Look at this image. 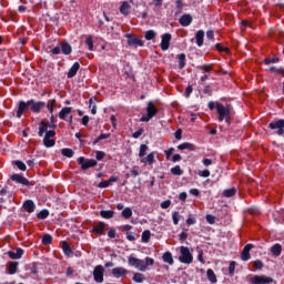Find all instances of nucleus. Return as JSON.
I'll use <instances>...</instances> for the list:
<instances>
[{
  "label": "nucleus",
  "mask_w": 284,
  "mask_h": 284,
  "mask_svg": "<svg viewBox=\"0 0 284 284\" xmlns=\"http://www.w3.org/2000/svg\"><path fill=\"white\" fill-rule=\"evenodd\" d=\"M16 165H17L18 170H21V172H26V170H27L26 163H23L22 161L17 160Z\"/></svg>",
  "instance_id": "obj_50"
},
{
  "label": "nucleus",
  "mask_w": 284,
  "mask_h": 284,
  "mask_svg": "<svg viewBox=\"0 0 284 284\" xmlns=\"http://www.w3.org/2000/svg\"><path fill=\"white\" fill-rule=\"evenodd\" d=\"M180 24L183 26V28H187V26H190L192 23V16L190 14H183L181 18H180Z\"/></svg>",
  "instance_id": "obj_21"
},
{
  "label": "nucleus",
  "mask_w": 284,
  "mask_h": 284,
  "mask_svg": "<svg viewBox=\"0 0 284 284\" xmlns=\"http://www.w3.org/2000/svg\"><path fill=\"white\" fill-rule=\"evenodd\" d=\"M236 270V262H231L229 265V275L234 276V271Z\"/></svg>",
  "instance_id": "obj_49"
},
{
  "label": "nucleus",
  "mask_w": 284,
  "mask_h": 284,
  "mask_svg": "<svg viewBox=\"0 0 284 284\" xmlns=\"http://www.w3.org/2000/svg\"><path fill=\"white\" fill-rule=\"evenodd\" d=\"M180 150H189L190 152H194L196 150V146L190 142H184L178 146Z\"/></svg>",
  "instance_id": "obj_27"
},
{
  "label": "nucleus",
  "mask_w": 284,
  "mask_h": 284,
  "mask_svg": "<svg viewBox=\"0 0 284 284\" xmlns=\"http://www.w3.org/2000/svg\"><path fill=\"white\" fill-rule=\"evenodd\" d=\"M234 194H236V189H226L223 191V196H225V199H232Z\"/></svg>",
  "instance_id": "obj_35"
},
{
  "label": "nucleus",
  "mask_w": 284,
  "mask_h": 284,
  "mask_svg": "<svg viewBox=\"0 0 284 284\" xmlns=\"http://www.w3.org/2000/svg\"><path fill=\"white\" fill-rule=\"evenodd\" d=\"M264 63H265L266 65H270V63H278V58H272V59L266 58V59L264 60Z\"/></svg>",
  "instance_id": "obj_56"
},
{
  "label": "nucleus",
  "mask_w": 284,
  "mask_h": 284,
  "mask_svg": "<svg viewBox=\"0 0 284 284\" xmlns=\"http://www.w3.org/2000/svg\"><path fill=\"white\" fill-rule=\"evenodd\" d=\"M100 216H102V219H113L114 216V211L109 210V211H100Z\"/></svg>",
  "instance_id": "obj_32"
},
{
  "label": "nucleus",
  "mask_w": 284,
  "mask_h": 284,
  "mask_svg": "<svg viewBox=\"0 0 284 284\" xmlns=\"http://www.w3.org/2000/svg\"><path fill=\"white\" fill-rule=\"evenodd\" d=\"M104 158H105V152H103V151H97L95 152L97 161H103Z\"/></svg>",
  "instance_id": "obj_51"
},
{
  "label": "nucleus",
  "mask_w": 284,
  "mask_h": 284,
  "mask_svg": "<svg viewBox=\"0 0 284 284\" xmlns=\"http://www.w3.org/2000/svg\"><path fill=\"white\" fill-rule=\"evenodd\" d=\"M170 205H172V201L170 200H165L160 204V207H162V210H168V207H170Z\"/></svg>",
  "instance_id": "obj_52"
},
{
  "label": "nucleus",
  "mask_w": 284,
  "mask_h": 284,
  "mask_svg": "<svg viewBox=\"0 0 284 284\" xmlns=\"http://www.w3.org/2000/svg\"><path fill=\"white\" fill-rule=\"evenodd\" d=\"M281 252H283V246H281V244H275L271 247L273 256H281Z\"/></svg>",
  "instance_id": "obj_28"
},
{
  "label": "nucleus",
  "mask_w": 284,
  "mask_h": 284,
  "mask_svg": "<svg viewBox=\"0 0 284 284\" xmlns=\"http://www.w3.org/2000/svg\"><path fill=\"white\" fill-rule=\"evenodd\" d=\"M206 277L212 284H216L219 282V280L216 278V273H214L212 268H209L206 271Z\"/></svg>",
  "instance_id": "obj_26"
},
{
  "label": "nucleus",
  "mask_w": 284,
  "mask_h": 284,
  "mask_svg": "<svg viewBox=\"0 0 284 284\" xmlns=\"http://www.w3.org/2000/svg\"><path fill=\"white\" fill-rule=\"evenodd\" d=\"M144 261H145L144 265H146V267H152V265H154V258L152 257H145Z\"/></svg>",
  "instance_id": "obj_55"
},
{
  "label": "nucleus",
  "mask_w": 284,
  "mask_h": 284,
  "mask_svg": "<svg viewBox=\"0 0 284 284\" xmlns=\"http://www.w3.org/2000/svg\"><path fill=\"white\" fill-rule=\"evenodd\" d=\"M132 9V7L130 6V2L124 1L121 7H120V12L121 14H123L124 17H128V14H130V10Z\"/></svg>",
  "instance_id": "obj_22"
},
{
  "label": "nucleus",
  "mask_w": 284,
  "mask_h": 284,
  "mask_svg": "<svg viewBox=\"0 0 284 284\" xmlns=\"http://www.w3.org/2000/svg\"><path fill=\"white\" fill-rule=\"evenodd\" d=\"M139 174H141V172L139 171V166H133L131 169V175L132 176H139Z\"/></svg>",
  "instance_id": "obj_60"
},
{
  "label": "nucleus",
  "mask_w": 284,
  "mask_h": 284,
  "mask_svg": "<svg viewBox=\"0 0 284 284\" xmlns=\"http://www.w3.org/2000/svg\"><path fill=\"white\" fill-rule=\"evenodd\" d=\"M206 222L210 224V225H214V223H216V217L214 215H206Z\"/></svg>",
  "instance_id": "obj_53"
},
{
  "label": "nucleus",
  "mask_w": 284,
  "mask_h": 284,
  "mask_svg": "<svg viewBox=\"0 0 284 284\" xmlns=\"http://www.w3.org/2000/svg\"><path fill=\"white\" fill-rule=\"evenodd\" d=\"M39 136H43V145L45 148H54V136H57V132L54 130H49L48 131V122L45 121H41L39 124V132H38Z\"/></svg>",
  "instance_id": "obj_1"
},
{
  "label": "nucleus",
  "mask_w": 284,
  "mask_h": 284,
  "mask_svg": "<svg viewBox=\"0 0 284 284\" xmlns=\"http://www.w3.org/2000/svg\"><path fill=\"white\" fill-rule=\"evenodd\" d=\"M150 236H151V233L149 230L142 232V236H141L142 243H150Z\"/></svg>",
  "instance_id": "obj_42"
},
{
  "label": "nucleus",
  "mask_w": 284,
  "mask_h": 284,
  "mask_svg": "<svg viewBox=\"0 0 284 284\" xmlns=\"http://www.w3.org/2000/svg\"><path fill=\"white\" fill-rule=\"evenodd\" d=\"M179 240L181 241V243L187 241V233L185 231H183L180 235H179Z\"/></svg>",
  "instance_id": "obj_59"
},
{
  "label": "nucleus",
  "mask_w": 284,
  "mask_h": 284,
  "mask_svg": "<svg viewBox=\"0 0 284 284\" xmlns=\"http://www.w3.org/2000/svg\"><path fill=\"white\" fill-rule=\"evenodd\" d=\"M71 112H72V106L62 108L61 111L59 112V119H61V121H65V119Z\"/></svg>",
  "instance_id": "obj_19"
},
{
  "label": "nucleus",
  "mask_w": 284,
  "mask_h": 284,
  "mask_svg": "<svg viewBox=\"0 0 284 284\" xmlns=\"http://www.w3.org/2000/svg\"><path fill=\"white\" fill-rule=\"evenodd\" d=\"M203 39H205V32L203 30H199L195 34L196 45L199 48L203 45Z\"/></svg>",
  "instance_id": "obj_23"
},
{
  "label": "nucleus",
  "mask_w": 284,
  "mask_h": 284,
  "mask_svg": "<svg viewBox=\"0 0 284 284\" xmlns=\"http://www.w3.org/2000/svg\"><path fill=\"white\" fill-rule=\"evenodd\" d=\"M103 230H105V224L103 222H100L93 227V232L99 235L103 234Z\"/></svg>",
  "instance_id": "obj_29"
},
{
  "label": "nucleus",
  "mask_w": 284,
  "mask_h": 284,
  "mask_svg": "<svg viewBox=\"0 0 284 284\" xmlns=\"http://www.w3.org/2000/svg\"><path fill=\"white\" fill-rule=\"evenodd\" d=\"M132 281H134V283H143V281H145V275L142 273H134Z\"/></svg>",
  "instance_id": "obj_31"
},
{
  "label": "nucleus",
  "mask_w": 284,
  "mask_h": 284,
  "mask_svg": "<svg viewBox=\"0 0 284 284\" xmlns=\"http://www.w3.org/2000/svg\"><path fill=\"white\" fill-rule=\"evenodd\" d=\"M150 148L146 144H141L140 145V151H139V158L143 159L145 156V154H148V150Z\"/></svg>",
  "instance_id": "obj_34"
},
{
  "label": "nucleus",
  "mask_w": 284,
  "mask_h": 284,
  "mask_svg": "<svg viewBox=\"0 0 284 284\" xmlns=\"http://www.w3.org/2000/svg\"><path fill=\"white\" fill-rule=\"evenodd\" d=\"M199 175L203 179H207V176H210V170L200 171Z\"/></svg>",
  "instance_id": "obj_63"
},
{
  "label": "nucleus",
  "mask_w": 284,
  "mask_h": 284,
  "mask_svg": "<svg viewBox=\"0 0 284 284\" xmlns=\"http://www.w3.org/2000/svg\"><path fill=\"white\" fill-rule=\"evenodd\" d=\"M200 69L203 70L204 72H210L212 70V65L203 64L202 67H200Z\"/></svg>",
  "instance_id": "obj_64"
},
{
  "label": "nucleus",
  "mask_w": 284,
  "mask_h": 284,
  "mask_svg": "<svg viewBox=\"0 0 284 284\" xmlns=\"http://www.w3.org/2000/svg\"><path fill=\"white\" fill-rule=\"evenodd\" d=\"M123 219H131L132 217V209L125 207L122 211Z\"/></svg>",
  "instance_id": "obj_46"
},
{
  "label": "nucleus",
  "mask_w": 284,
  "mask_h": 284,
  "mask_svg": "<svg viewBox=\"0 0 284 284\" xmlns=\"http://www.w3.org/2000/svg\"><path fill=\"white\" fill-rule=\"evenodd\" d=\"M11 181H14L16 183H20L21 185H28V179L21 176L20 174H13L11 176Z\"/></svg>",
  "instance_id": "obj_25"
},
{
  "label": "nucleus",
  "mask_w": 284,
  "mask_h": 284,
  "mask_svg": "<svg viewBox=\"0 0 284 284\" xmlns=\"http://www.w3.org/2000/svg\"><path fill=\"white\" fill-rule=\"evenodd\" d=\"M159 113V110L154 105L153 102H149L146 106V114H143L140 119L142 123H148L151 121V119H154L156 114Z\"/></svg>",
  "instance_id": "obj_4"
},
{
  "label": "nucleus",
  "mask_w": 284,
  "mask_h": 284,
  "mask_svg": "<svg viewBox=\"0 0 284 284\" xmlns=\"http://www.w3.org/2000/svg\"><path fill=\"white\" fill-rule=\"evenodd\" d=\"M172 41V34L164 33L161 37L160 48L163 52L170 50V42Z\"/></svg>",
  "instance_id": "obj_11"
},
{
  "label": "nucleus",
  "mask_w": 284,
  "mask_h": 284,
  "mask_svg": "<svg viewBox=\"0 0 284 284\" xmlns=\"http://www.w3.org/2000/svg\"><path fill=\"white\" fill-rule=\"evenodd\" d=\"M22 207H23L24 212L32 214V212H34L37 205H34V202L32 200H27V201H24Z\"/></svg>",
  "instance_id": "obj_18"
},
{
  "label": "nucleus",
  "mask_w": 284,
  "mask_h": 284,
  "mask_svg": "<svg viewBox=\"0 0 284 284\" xmlns=\"http://www.w3.org/2000/svg\"><path fill=\"white\" fill-rule=\"evenodd\" d=\"M128 263L131 267H135V270H139V272H145L148 270V265H145V262L139 257H134L133 255H130L128 257Z\"/></svg>",
  "instance_id": "obj_5"
},
{
  "label": "nucleus",
  "mask_w": 284,
  "mask_h": 284,
  "mask_svg": "<svg viewBox=\"0 0 284 284\" xmlns=\"http://www.w3.org/2000/svg\"><path fill=\"white\" fill-rule=\"evenodd\" d=\"M171 174H173L174 176H182L183 170H181L180 165H176L171 169Z\"/></svg>",
  "instance_id": "obj_40"
},
{
  "label": "nucleus",
  "mask_w": 284,
  "mask_h": 284,
  "mask_svg": "<svg viewBox=\"0 0 284 284\" xmlns=\"http://www.w3.org/2000/svg\"><path fill=\"white\" fill-rule=\"evenodd\" d=\"M216 112H217V116H219V121L223 122L225 121V123H227V125H230L231 123V112L232 110L230 109V105H223V104H216Z\"/></svg>",
  "instance_id": "obj_2"
},
{
  "label": "nucleus",
  "mask_w": 284,
  "mask_h": 284,
  "mask_svg": "<svg viewBox=\"0 0 284 284\" xmlns=\"http://www.w3.org/2000/svg\"><path fill=\"white\" fill-rule=\"evenodd\" d=\"M62 155L67 156V159H72L74 156V151L72 149H62Z\"/></svg>",
  "instance_id": "obj_41"
},
{
  "label": "nucleus",
  "mask_w": 284,
  "mask_h": 284,
  "mask_svg": "<svg viewBox=\"0 0 284 284\" xmlns=\"http://www.w3.org/2000/svg\"><path fill=\"white\" fill-rule=\"evenodd\" d=\"M80 68L81 64H79V62H74L73 65L70 68L69 72L67 73L68 79H74Z\"/></svg>",
  "instance_id": "obj_17"
},
{
  "label": "nucleus",
  "mask_w": 284,
  "mask_h": 284,
  "mask_svg": "<svg viewBox=\"0 0 284 284\" xmlns=\"http://www.w3.org/2000/svg\"><path fill=\"white\" fill-rule=\"evenodd\" d=\"M57 105V100H49L47 103V110H49L50 114H54V106Z\"/></svg>",
  "instance_id": "obj_30"
},
{
  "label": "nucleus",
  "mask_w": 284,
  "mask_h": 284,
  "mask_svg": "<svg viewBox=\"0 0 284 284\" xmlns=\"http://www.w3.org/2000/svg\"><path fill=\"white\" fill-rule=\"evenodd\" d=\"M48 128L49 130H54L57 128V116H54L53 113H51L50 123L48 124Z\"/></svg>",
  "instance_id": "obj_37"
},
{
  "label": "nucleus",
  "mask_w": 284,
  "mask_h": 284,
  "mask_svg": "<svg viewBox=\"0 0 284 284\" xmlns=\"http://www.w3.org/2000/svg\"><path fill=\"white\" fill-rule=\"evenodd\" d=\"M92 103H93V100L91 98V99H89V105L91 108V114H97V104L92 105Z\"/></svg>",
  "instance_id": "obj_57"
},
{
  "label": "nucleus",
  "mask_w": 284,
  "mask_h": 284,
  "mask_svg": "<svg viewBox=\"0 0 284 284\" xmlns=\"http://www.w3.org/2000/svg\"><path fill=\"white\" fill-rule=\"evenodd\" d=\"M19 267V262L9 263V274H17V268Z\"/></svg>",
  "instance_id": "obj_36"
},
{
  "label": "nucleus",
  "mask_w": 284,
  "mask_h": 284,
  "mask_svg": "<svg viewBox=\"0 0 284 284\" xmlns=\"http://www.w3.org/2000/svg\"><path fill=\"white\" fill-rule=\"evenodd\" d=\"M144 39H146V41H152V39H156V32L154 30L146 31L144 34Z\"/></svg>",
  "instance_id": "obj_38"
},
{
  "label": "nucleus",
  "mask_w": 284,
  "mask_h": 284,
  "mask_svg": "<svg viewBox=\"0 0 284 284\" xmlns=\"http://www.w3.org/2000/svg\"><path fill=\"white\" fill-rule=\"evenodd\" d=\"M186 225H196V219L194 216L190 215L186 219Z\"/></svg>",
  "instance_id": "obj_54"
},
{
  "label": "nucleus",
  "mask_w": 284,
  "mask_h": 284,
  "mask_svg": "<svg viewBox=\"0 0 284 284\" xmlns=\"http://www.w3.org/2000/svg\"><path fill=\"white\" fill-rule=\"evenodd\" d=\"M105 139H110V134L109 133H102L98 136L97 139V143H99V141H103Z\"/></svg>",
  "instance_id": "obj_58"
},
{
  "label": "nucleus",
  "mask_w": 284,
  "mask_h": 284,
  "mask_svg": "<svg viewBox=\"0 0 284 284\" xmlns=\"http://www.w3.org/2000/svg\"><path fill=\"white\" fill-rule=\"evenodd\" d=\"M273 282H274V280L272 277H268L265 275H255L251 280L252 284H270Z\"/></svg>",
  "instance_id": "obj_12"
},
{
  "label": "nucleus",
  "mask_w": 284,
  "mask_h": 284,
  "mask_svg": "<svg viewBox=\"0 0 284 284\" xmlns=\"http://www.w3.org/2000/svg\"><path fill=\"white\" fill-rule=\"evenodd\" d=\"M85 45H88V49L92 52L94 50V42L92 41V36H89L85 40Z\"/></svg>",
  "instance_id": "obj_48"
},
{
  "label": "nucleus",
  "mask_w": 284,
  "mask_h": 284,
  "mask_svg": "<svg viewBox=\"0 0 284 284\" xmlns=\"http://www.w3.org/2000/svg\"><path fill=\"white\" fill-rule=\"evenodd\" d=\"M48 216H50V211L48 210H42L38 213V219L41 221H44V219H48Z\"/></svg>",
  "instance_id": "obj_43"
},
{
  "label": "nucleus",
  "mask_w": 284,
  "mask_h": 284,
  "mask_svg": "<svg viewBox=\"0 0 284 284\" xmlns=\"http://www.w3.org/2000/svg\"><path fill=\"white\" fill-rule=\"evenodd\" d=\"M178 60L180 70H183V68H185V53L179 54Z\"/></svg>",
  "instance_id": "obj_39"
},
{
  "label": "nucleus",
  "mask_w": 284,
  "mask_h": 284,
  "mask_svg": "<svg viewBox=\"0 0 284 284\" xmlns=\"http://www.w3.org/2000/svg\"><path fill=\"white\" fill-rule=\"evenodd\" d=\"M78 163L81 165V170H90V168H95L97 160H85V158L80 156Z\"/></svg>",
  "instance_id": "obj_10"
},
{
  "label": "nucleus",
  "mask_w": 284,
  "mask_h": 284,
  "mask_svg": "<svg viewBox=\"0 0 284 284\" xmlns=\"http://www.w3.org/2000/svg\"><path fill=\"white\" fill-rule=\"evenodd\" d=\"M172 221L173 225H179V221H181V215L179 214V212L174 211L172 213Z\"/></svg>",
  "instance_id": "obj_47"
},
{
  "label": "nucleus",
  "mask_w": 284,
  "mask_h": 284,
  "mask_svg": "<svg viewBox=\"0 0 284 284\" xmlns=\"http://www.w3.org/2000/svg\"><path fill=\"white\" fill-rule=\"evenodd\" d=\"M29 109L32 110L36 114H39L42 110V108H45V102L43 101H34V100H29L28 101Z\"/></svg>",
  "instance_id": "obj_8"
},
{
  "label": "nucleus",
  "mask_w": 284,
  "mask_h": 284,
  "mask_svg": "<svg viewBox=\"0 0 284 284\" xmlns=\"http://www.w3.org/2000/svg\"><path fill=\"white\" fill-rule=\"evenodd\" d=\"M28 110H30V104H28V101H20L17 111V118L21 119V116H23V113L28 112Z\"/></svg>",
  "instance_id": "obj_14"
},
{
  "label": "nucleus",
  "mask_w": 284,
  "mask_h": 284,
  "mask_svg": "<svg viewBox=\"0 0 284 284\" xmlns=\"http://www.w3.org/2000/svg\"><path fill=\"white\" fill-rule=\"evenodd\" d=\"M103 274H105V268H103V265H97L93 270V278L95 283H103Z\"/></svg>",
  "instance_id": "obj_7"
},
{
  "label": "nucleus",
  "mask_w": 284,
  "mask_h": 284,
  "mask_svg": "<svg viewBox=\"0 0 284 284\" xmlns=\"http://www.w3.org/2000/svg\"><path fill=\"white\" fill-rule=\"evenodd\" d=\"M61 50L62 54H72V47L70 43H62Z\"/></svg>",
  "instance_id": "obj_33"
},
{
  "label": "nucleus",
  "mask_w": 284,
  "mask_h": 284,
  "mask_svg": "<svg viewBox=\"0 0 284 284\" xmlns=\"http://www.w3.org/2000/svg\"><path fill=\"white\" fill-rule=\"evenodd\" d=\"M254 250L253 244H247L244 246L242 253H241V260L242 261H250L252 258V255H250V251Z\"/></svg>",
  "instance_id": "obj_15"
},
{
  "label": "nucleus",
  "mask_w": 284,
  "mask_h": 284,
  "mask_svg": "<svg viewBox=\"0 0 284 284\" xmlns=\"http://www.w3.org/2000/svg\"><path fill=\"white\" fill-rule=\"evenodd\" d=\"M253 266L255 267V270H261L263 267V262L260 261V260H256L254 263H253Z\"/></svg>",
  "instance_id": "obj_61"
},
{
  "label": "nucleus",
  "mask_w": 284,
  "mask_h": 284,
  "mask_svg": "<svg viewBox=\"0 0 284 284\" xmlns=\"http://www.w3.org/2000/svg\"><path fill=\"white\" fill-rule=\"evenodd\" d=\"M98 187H100V189L110 187V182L108 180L102 181L98 184Z\"/></svg>",
  "instance_id": "obj_62"
},
{
  "label": "nucleus",
  "mask_w": 284,
  "mask_h": 284,
  "mask_svg": "<svg viewBox=\"0 0 284 284\" xmlns=\"http://www.w3.org/2000/svg\"><path fill=\"white\" fill-rule=\"evenodd\" d=\"M156 152H151L149 153L146 156L142 158L140 160V163H143L144 166H148V165H154V163H156Z\"/></svg>",
  "instance_id": "obj_13"
},
{
  "label": "nucleus",
  "mask_w": 284,
  "mask_h": 284,
  "mask_svg": "<svg viewBox=\"0 0 284 284\" xmlns=\"http://www.w3.org/2000/svg\"><path fill=\"white\" fill-rule=\"evenodd\" d=\"M179 261H180V263H183L184 265H192V263L194 262V256L192 255L190 247L180 246Z\"/></svg>",
  "instance_id": "obj_3"
},
{
  "label": "nucleus",
  "mask_w": 284,
  "mask_h": 284,
  "mask_svg": "<svg viewBox=\"0 0 284 284\" xmlns=\"http://www.w3.org/2000/svg\"><path fill=\"white\" fill-rule=\"evenodd\" d=\"M50 243H52V235L44 234L42 236V245H50Z\"/></svg>",
  "instance_id": "obj_45"
},
{
  "label": "nucleus",
  "mask_w": 284,
  "mask_h": 284,
  "mask_svg": "<svg viewBox=\"0 0 284 284\" xmlns=\"http://www.w3.org/2000/svg\"><path fill=\"white\" fill-rule=\"evenodd\" d=\"M162 261L163 263H168V265H174V257L170 251L163 253Z\"/></svg>",
  "instance_id": "obj_20"
},
{
  "label": "nucleus",
  "mask_w": 284,
  "mask_h": 284,
  "mask_svg": "<svg viewBox=\"0 0 284 284\" xmlns=\"http://www.w3.org/2000/svg\"><path fill=\"white\" fill-rule=\"evenodd\" d=\"M270 130H277L276 134L283 136L284 134V120H277L268 124Z\"/></svg>",
  "instance_id": "obj_9"
},
{
  "label": "nucleus",
  "mask_w": 284,
  "mask_h": 284,
  "mask_svg": "<svg viewBox=\"0 0 284 284\" xmlns=\"http://www.w3.org/2000/svg\"><path fill=\"white\" fill-rule=\"evenodd\" d=\"M62 250L67 256H70V254H72V248L70 247V244H68L67 242H63Z\"/></svg>",
  "instance_id": "obj_44"
},
{
  "label": "nucleus",
  "mask_w": 284,
  "mask_h": 284,
  "mask_svg": "<svg viewBox=\"0 0 284 284\" xmlns=\"http://www.w3.org/2000/svg\"><path fill=\"white\" fill-rule=\"evenodd\" d=\"M8 256L14 261H18V258H21V256H23V248H17L16 253L12 251H9Z\"/></svg>",
  "instance_id": "obj_24"
},
{
  "label": "nucleus",
  "mask_w": 284,
  "mask_h": 284,
  "mask_svg": "<svg viewBox=\"0 0 284 284\" xmlns=\"http://www.w3.org/2000/svg\"><path fill=\"white\" fill-rule=\"evenodd\" d=\"M125 39L128 41V45L131 47H136L139 45V48H143L144 43L141 39H139V37L131 34V33H126L125 34Z\"/></svg>",
  "instance_id": "obj_6"
},
{
  "label": "nucleus",
  "mask_w": 284,
  "mask_h": 284,
  "mask_svg": "<svg viewBox=\"0 0 284 284\" xmlns=\"http://www.w3.org/2000/svg\"><path fill=\"white\" fill-rule=\"evenodd\" d=\"M130 272L124 267H114L112 268V276L114 278H121L122 276H126Z\"/></svg>",
  "instance_id": "obj_16"
}]
</instances>
